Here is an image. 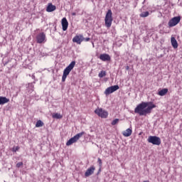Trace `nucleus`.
Here are the masks:
<instances>
[{
    "label": "nucleus",
    "mask_w": 182,
    "mask_h": 182,
    "mask_svg": "<svg viewBox=\"0 0 182 182\" xmlns=\"http://www.w3.org/2000/svg\"><path fill=\"white\" fill-rule=\"evenodd\" d=\"M153 109H156V105L151 102H142L134 109V113L139 116H147L150 114Z\"/></svg>",
    "instance_id": "obj_1"
},
{
    "label": "nucleus",
    "mask_w": 182,
    "mask_h": 182,
    "mask_svg": "<svg viewBox=\"0 0 182 182\" xmlns=\"http://www.w3.org/2000/svg\"><path fill=\"white\" fill-rule=\"evenodd\" d=\"M76 65V61H72L68 66H67L64 70H63V74L62 76V82H65L66 77L69 76V73L72 72L73 70V68H75V65Z\"/></svg>",
    "instance_id": "obj_2"
},
{
    "label": "nucleus",
    "mask_w": 182,
    "mask_h": 182,
    "mask_svg": "<svg viewBox=\"0 0 182 182\" xmlns=\"http://www.w3.org/2000/svg\"><path fill=\"white\" fill-rule=\"evenodd\" d=\"M106 28H110L112 23L113 22V13L111 9H109L105 15V18Z\"/></svg>",
    "instance_id": "obj_3"
},
{
    "label": "nucleus",
    "mask_w": 182,
    "mask_h": 182,
    "mask_svg": "<svg viewBox=\"0 0 182 182\" xmlns=\"http://www.w3.org/2000/svg\"><path fill=\"white\" fill-rule=\"evenodd\" d=\"M147 141L154 146H160L161 144V139L157 136H149L147 139Z\"/></svg>",
    "instance_id": "obj_4"
},
{
    "label": "nucleus",
    "mask_w": 182,
    "mask_h": 182,
    "mask_svg": "<svg viewBox=\"0 0 182 182\" xmlns=\"http://www.w3.org/2000/svg\"><path fill=\"white\" fill-rule=\"evenodd\" d=\"M83 134H85V132H82L77 134L75 136L70 138L67 141L66 146H72V144H73V143H76V141H77V140H79V139H80L82 137V136H83Z\"/></svg>",
    "instance_id": "obj_5"
},
{
    "label": "nucleus",
    "mask_w": 182,
    "mask_h": 182,
    "mask_svg": "<svg viewBox=\"0 0 182 182\" xmlns=\"http://www.w3.org/2000/svg\"><path fill=\"white\" fill-rule=\"evenodd\" d=\"M95 114H97V116H99V117H101V119H107V116H109V112L102 108L96 109L95 110Z\"/></svg>",
    "instance_id": "obj_6"
},
{
    "label": "nucleus",
    "mask_w": 182,
    "mask_h": 182,
    "mask_svg": "<svg viewBox=\"0 0 182 182\" xmlns=\"http://www.w3.org/2000/svg\"><path fill=\"white\" fill-rule=\"evenodd\" d=\"M180 21H181V17L180 16H175L168 21V25L169 28H173V26L178 25V23H180Z\"/></svg>",
    "instance_id": "obj_7"
},
{
    "label": "nucleus",
    "mask_w": 182,
    "mask_h": 182,
    "mask_svg": "<svg viewBox=\"0 0 182 182\" xmlns=\"http://www.w3.org/2000/svg\"><path fill=\"white\" fill-rule=\"evenodd\" d=\"M36 39L37 43H45L46 42V34L43 32L40 33L36 36Z\"/></svg>",
    "instance_id": "obj_8"
},
{
    "label": "nucleus",
    "mask_w": 182,
    "mask_h": 182,
    "mask_svg": "<svg viewBox=\"0 0 182 182\" xmlns=\"http://www.w3.org/2000/svg\"><path fill=\"white\" fill-rule=\"evenodd\" d=\"M119 89H120V87H119V85L109 87L105 90V95L107 96L108 95H111V93L116 92V90H119Z\"/></svg>",
    "instance_id": "obj_9"
},
{
    "label": "nucleus",
    "mask_w": 182,
    "mask_h": 182,
    "mask_svg": "<svg viewBox=\"0 0 182 182\" xmlns=\"http://www.w3.org/2000/svg\"><path fill=\"white\" fill-rule=\"evenodd\" d=\"M83 41H85V37H83V35H77L73 38V42L74 43H77V45H80Z\"/></svg>",
    "instance_id": "obj_10"
},
{
    "label": "nucleus",
    "mask_w": 182,
    "mask_h": 182,
    "mask_svg": "<svg viewBox=\"0 0 182 182\" xmlns=\"http://www.w3.org/2000/svg\"><path fill=\"white\" fill-rule=\"evenodd\" d=\"M95 170H96V168L95 167V166H92L90 168H88L85 173V177H90V176H92V174L95 173Z\"/></svg>",
    "instance_id": "obj_11"
},
{
    "label": "nucleus",
    "mask_w": 182,
    "mask_h": 182,
    "mask_svg": "<svg viewBox=\"0 0 182 182\" xmlns=\"http://www.w3.org/2000/svg\"><path fill=\"white\" fill-rule=\"evenodd\" d=\"M61 25L63 28V31H68V26H69V22H68V19L66 18H63L61 20Z\"/></svg>",
    "instance_id": "obj_12"
},
{
    "label": "nucleus",
    "mask_w": 182,
    "mask_h": 182,
    "mask_svg": "<svg viewBox=\"0 0 182 182\" xmlns=\"http://www.w3.org/2000/svg\"><path fill=\"white\" fill-rule=\"evenodd\" d=\"M100 60H102V62H107V61L110 60L111 58L109 54L103 53V54L100 55Z\"/></svg>",
    "instance_id": "obj_13"
},
{
    "label": "nucleus",
    "mask_w": 182,
    "mask_h": 182,
    "mask_svg": "<svg viewBox=\"0 0 182 182\" xmlns=\"http://www.w3.org/2000/svg\"><path fill=\"white\" fill-rule=\"evenodd\" d=\"M53 11H56V6L49 3L46 8V12H53Z\"/></svg>",
    "instance_id": "obj_14"
},
{
    "label": "nucleus",
    "mask_w": 182,
    "mask_h": 182,
    "mask_svg": "<svg viewBox=\"0 0 182 182\" xmlns=\"http://www.w3.org/2000/svg\"><path fill=\"white\" fill-rule=\"evenodd\" d=\"M171 43L173 49H177L178 48V43H177V40H176V38L171 37Z\"/></svg>",
    "instance_id": "obj_15"
},
{
    "label": "nucleus",
    "mask_w": 182,
    "mask_h": 182,
    "mask_svg": "<svg viewBox=\"0 0 182 182\" xmlns=\"http://www.w3.org/2000/svg\"><path fill=\"white\" fill-rule=\"evenodd\" d=\"M132 133H133V131L132 129L128 128L126 131H124L122 134L124 136V137H130L132 136Z\"/></svg>",
    "instance_id": "obj_16"
},
{
    "label": "nucleus",
    "mask_w": 182,
    "mask_h": 182,
    "mask_svg": "<svg viewBox=\"0 0 182 182\" xmlns=\"http://www.w3.org/2000/svg\"><path fill=\"white\" fill-rule=\"evenodd\" d=\"M141 14H139L140 18H147L149 15H150V12L149 11H143V9H140Z\"/></svg>",
    "instance_id": "obj_17"
},
{
    "label": "nucleus",
    "mask_w": 182,
    "mask_h": 182,
    "mask_svg": "<svg viewBox=\"0 0 182 182\" xmlns=\"http://www.w3.org/2000/svg\"><path fill=\"white\" fill-rule=\"evenodd\" d=\"M168 92V89L164 88L160 91H159L158 95L159 96H166V95H167Z\"/></svg>",
    "instance_id": "obj_18"
},
{
    "label": "nucleus",
    "mask_w": 182,
    "mask_h": 182,
    "mask_svg": "<svg viewBox=\"0 0 182 182\" xmlns=\"http://www.w3.org/2000/svg\"><path fill=\"white\" fill-rule=\"evenodd\" d=\"M8 102H9V99L6 98V97H0V105H5Z\"/></svg>",
    "instance_id": "obj_19"
},
{
    "label": "nucleus",
    "mask_w": 182,
    "mask_h": 182,
    "mask_svg": "<svg viewBox=\"0 0 182 182\" xmlns=\"http://www.w3.org/2000/svg\"><path fill=\"white\" fill-rule=\"evenodd\" d=\"M52 117H53V119H62V117H63V116H62V114H60L59 113H54L52 114Z\"/></svg>",
    "instance_id": "obj_20"
},
{
    "label": "nucleus",
    "mask_w": 182,
    "mask_h": 182,
    "mask_svg": "<svg viewBox=\"0 0 182 182\" xmlns=\"http://www.w3.org/2000/svg\"><path fill=\"white\" fill-rule=\"evenodd\" d=\"M43 124V122H42L41 120H38L36 124V127H42Z\"/></svg>",
    "instance_id": "obj_21"
},
{
    "label": "nucleus",
    "mask_w": 182,
    "mask_h": 182,
    "mask_svg": "<svg viewBox=\"0 0 182 182\" xmlns=\"http://www.w3.org/2000/svg\"><path fill=\"white\" fill-rule=\"evenodd\" d=\"M105 76H106V71L105 70H102L99 74H98V77H100L102 79V77H105Z\"/></svg>",
    "instance_id": "obj_22"
},
{
    "label": "nucleus",
    "mask_w": 182,
    "mask_h": 182,
    "mask_svg": "<svg viewBox=\"0 0 182 182\" xmlns=\"http://www.w3.org/2000/svg\"><path fill=\"white\" fill-rule=\"evenodd\" d=\"M119 119H114V120L112 122L111 124H112V126H116V124H117V123H119Z\"/></svg>",
    "instance_id": "obj_23"
},
{
    "label": "nucleus",
    "mask_w": 182,
    "mask_h": 182,
    "mask_svg": "<svg viewBox=\"0 0 182 182\" xmlns=\"http://www.w3.org/2000/svg\"><path fill=\"white\" fill-rule=\"evenodd\" d=\"M21 166H23V162H18L16 164V166L17 168H19V167H21Z\"/></svg>",
    "instance_id": "obj_24"
},
{
    "label": "nucleus",
    "mask_w": 182,
    "mask_h": 182,
    "mask_svg": "<svg viewBox=\"0 0 182 182\" xmlns=\"http://www.w3.org/2000/svg\"><path fill=\"white\" fill-rule=\"evenodd\" d=\"M18 150H19V146H14L12 149V151H14L15 153H16V151H18Z\"/></svg>",
    "instance_id": "obj_25"
},
{
    "label": "nucleus",
    "mask_w": 182,
    "mask_h": 182,
    "mask_svg": "<svg viewBox=\"0 0 182 182\" xmlns=\"http://www.w3.org/2000/svg\"><path fill=\"white\" fill-rule=\"evenodd\" d=\"M97 163L99 164L100 167H102V162L100 158L97 159Z\"/></svg>",
    "instance_id": "obj_26"
},
{
    "label": "nucleus",
    "mask_w": 182,
    "mask_h": 182,
    "mask_svg": "<svg viewBox=\"0 0 182 182\" xmlns=\"http://www.w3.org/2000/svg\"><path fill=\"white\" fill-rule=\"evenodd\" d=\"M84 41H85V42H89V41H90V38H84Z\"/></svg>",
    "instance_id": "obj_27"
},
{
    "label": "nucleus",
    "mask_w": 182,
    "mask_h": 182,
    "mask_svg": "<svg viewBox=\"0 0 182 182\" xmlns=\"http://www.w3.org/2000/svg\"><path fill=\"white\" fill-rule=\"evenodd\" d=\"M126 69H127V70H129V69H130V67H129V65H127V66L126 67Z\"/></svg>",
    "instance_id": "obj_28"
},
{
    "label": "nucleus",
    "mask_w": 182,
    "mask_h": 182,
    "mask_svg": "<svg viewBox=\"0 0 182 182\" xmlns=\"http://www.w3.org/2000/svg\"><path fill=\"white\" fill-rule=\"evenodd\" d=\"M72 15L75 16V15H76V13H73Z\"/></svg>",
    "instance_id": "obj_29"
},
{
    "label": "nucleus",
    "mask_w": 182,
    "mask_h": 182,
    "mask_svg": "<svg viewBox=\"0 0 182 182\" xmlns=\"http://www.w3.org/2000/svg\"><path fill=\"white\" fill-rule=\"evenodd\" d=\"M98 171H100V169Z\"/></svg>",
    "instance_id": "obj_30"
}]
</instances>
